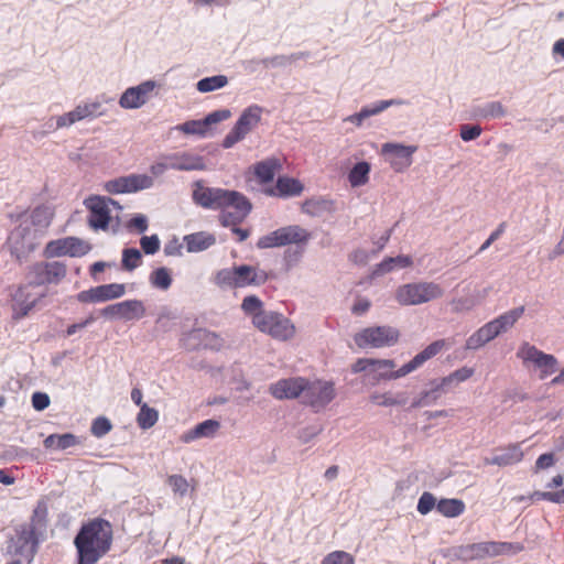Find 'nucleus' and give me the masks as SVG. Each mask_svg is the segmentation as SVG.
<instances>
[{
    "label": "nucleus",
    "instance_id": "nucleus-34",
    "mask_svg": "<svg viewBox=\"0 0 564 564\" xmlns=\"http://www.w3.org/2000/svg\"><path fill=\"white\" fill-rule=\"evenodd\" d=\"M370 164L366 161L358 162L348 173V181L351 187H360L368 183Z\"/></svg>",
    "mask_w": 564,
    "mask_h": 564
},
{
    "label": "nucleus",
    "instance_id": "nucleus-32",
    "mask_svg": "<svg viewBox=\"0 0 564 564\" xmlns=\"http://www.w3.org/2000/svg\"><path fill=\"white\" fill-rule=\"evenodd\" d=\"M79 443L77 436L72 433L65 434H51L48 435L43 444L45 448H53L64 451L69 447H73Z\"/></svg>",
    "mask_w": 564,
    "mask_h": 564
},
{
    "label": "nucleus",
    "instance_id": "nucleus-30",
    "mask_svg": "<svg viewBox=\"0 0 564 564\" xmlns=\"http://www.w3.org/2000/svg\"><path fill=\"white\" fill-rule=\"evenodd\" d=\"M281 167L282 165L278 159L270 158L254 165V174L260 183L265 184L273 181Z\"/></svg>",
    "mask_w": 564,
    "mask_h": 564
},
{
    "label": "nucleus",
    "instance_id": "nucleus-56",
    "mask_svg": "<svg viewBox=\"0 0 564 564\" xmlns=\"http://www.w3.org/2000/svg\"><path fill=\"white\" fill-rule=\"evenodd\" d=\"M436 499L431 492H423L417 502V511L421 514H427L434 507H436Z\"/></svg>",
    "mask_w": 564,
    "mask_h": 564
},
{
    "label": "nucleus",
    "instance_id": "nucleus-40",
    "mask_svg": "<svg viewBox=\"0 0 564 564\" xmlns=\"http://www.w3.org/2000/svg\"><path fill=\"white\" fill-rule=\"evenodd\" d=\"M228 84V78L225 75H215L202 78L197 82L196 88L199 93H210L225 87Z\"/></svg>",
    "mask_w": 564,
    "mask_h": 564
},
{
    "label": "nucleus",
    "instance_id": "nucleus-36",
    "mask_svg": "<svg viewBox=\"0 0 564 564\" xmlns=\"http://www.w3.org/2000/svg\"><path fill=\"white\" fill-rule=\"evenodd\" d=\"M187 337L198 339L203 341L206 347L215 350L220 349L225 344L224 339H221L217 334L205 329H195L187 334Z\"/></svg>",
    "mask_w": 564,
    "mask_h": 564
},
{
    "label": "nucleus",
    "instance_id": "nucleus-58",
    "mask_svg": "<svg viewBox=\"0 0 564 564\" xmlns=\"http://www.w3.org/2000/svg\"><path fill=\"white\" fill-rule=\"evenodd\" d=\"M482 132V129L478 124H463L460 126V138L468 142L477 139Z\"/></svg>",
    "mask_w": 564,
    "mask_h": 564
},
{
    "label": "nucleus",
    "instance_id": "nucleus-47",
    "mask_svg": "<svg viewBox=\"0 0 564 564\" xmlns=\"http://www.w3.org/2000/svg\"><path fill=\"white\" fill-rule=\"evenodd\" d=\"M169 486L171 487L174 495H177L180 497H184L189 489V482L187 479L182 475H170L166 479Z\"/></svg>",
    "mask_w": 564,
    "mask_h": 564
},
{
    "label": "nucleus",
    "instance_id": "nucleus-25",
    "mask_svg": "<svg viewBox=\"0 0 564 564\" xmlns=\"http://www.w3.org/2000/svg\"><path fill=\"white\" fill-rule=\"evenodd\" d=\"M17 534L14 553L23 554L28 551V555L33 556L35 552L34 528L30 524H20L14 528Z\"/></svg>",
    "mask_w": 564,
    "mask_h": 564
},
{
    "label": "nucleus",
    "instance_id": "nucleus-44",
    "mask_svg": "<svg viewBox=\"0 0 564 564\" xmlns=\"http://www.w3.org/2000/svg\"><path fill=\"white\" fill-rule=\"evenodd\" d=\"M404 101L401 99H389V100H379L375 104H371L369 106H365L361 108V111L366 119L372 116H377L388 109L391 106H400L403 105Z\"/></svg>",
    "mask_w": 564,
    "mask_h": 564
},
{
    "label": "nucleus",
    "instance_id": "nucleus-4",
    "mask_svg": "<svg viewBox=\"0 0 564 564\" xmlns=\"http://www.w3.org/2000/svg\"><path fill=\"white\" fill-rule=\"evenodd\" d=\"M115 98L107 94H101L97 96L94 100L80 102L73 110L57 116L52 117L46 126L51 130H56L61 128H68L74 123L85 120V119H95L98 117H104L107 115V109L105 105L113 104Z\"/></svg>",
    "mask_w": 564,
    "mask_h": 564
},
{
    "label": "nucleus",
    "instance_id": "nucleus-1",
    "mask_svg": "<svg viewBox=\"0 0 564 564\" xmlns=\"http://www.w3.org/2000/svg\"><path fill=\"white\" fill-rule=\"evenodd\" d=\"M193 199L197 205L209 209H221L220 221L225 227L236 226L250 213L251 204L240 193L218 187H207L195 183Z\"/></svg>",
    "mask_w": 564,
    "mask_h": 564
},
{
    "label": "nucleus",
    "instance_id": "nucleus-35",
    "mask_svg": "<svg viewBox=\"0 0 564 564\" xmlns=\"http://www.w3.org/2000/svg\"><path fill=\"white\" fill-rule=\"evenodd\" d=\"M97 299L99 302L116 300L126 294V285L121 283H110L96 286Z\"/></svg>",
    "mask_w": 564,
    "mask_h": 564
},
{
    "label": "nucleus",
    "instance_id": "nucleus-57",
    "mask_svg": "<svg viewBox=\"0 0 564 564\" xmlns=\"http://www.w3.org/2000/svg\"><path fill=\"white\" fill-rule=\"evenodd\" d=\"M231 117V111L229 109H219L216 111L210 112L204 118V123L206 124L207 129L215 123L225 121Z\"/></svg>",
    "mask_w": 564,
    "mask_h": 564
},
{
    "label": "nucleus",
    "instance_id": "nucleus-41",
    "mask_svg": "<svg viewBox=\"0 0 564 564\" xmlns=\"http://www.w3.org/2000/svg\"><path fill=\"white\" fill-rule=\"evenodd\" d=\"M149 281L153 288L166 291L172 284V275L167 268L161 267L150 274Z\"/></svg>",
    "mask_w": 564,
    "mask_h": 564
},
{
    "label": "nucleus",
    "instance_id": "nucleus-21",
    "mask_svg": "<svg viewBox=\"0 0 564 564\" xmlns=\"http://www.w3.org/2000/svg\"><path fill=\"white\" fill-rule=\"evenodd\" d=\"M236 289L249 285L259 286L267 282L268 273L252 265L241 264L235 267Z\"/></svg>",
    "mask_w": 564,
    "mask_h": 564
},
{
    "label": "nucleus",
    "instance_id": "nucleus-2",
    "mask_svg": "<svg viewBox=\"0 0 564 564\" xmlns=\"http://www.w3.org/2000/svg\"><path fill=\"white\" fill-rule=\"evenodd\" d=\"M112 530L108 521L96 519L82 527L74 544L78 553V564H95L110 549Z\"/></svg>",
    "mask_w": 564,
    "mask_h": 564
},
{
    "label": "nucleus",
    "instance_id": "nucleus-51",
    "mask_svg": "<svg viewBox=\"0 0 564 564\" xmlns=\"http://www.w3.org/2000/svg\"><path fill=\"white\" fill-rule=\"evenodd\" d=\"M321 564H355V560L345 551H334L327 554Z\"/></svg>",
    "mask_w": 564,
    "mask_h": 564
},
{
    "label": "nucleus",
    "instance_id": "nucleus-50",
    "mask_svg": "<svg viewBox=\"0 0 564 564\" xmlns=\"http://www.w3.org/2000/svg\"><path fill=\"white\" fill-rule=\"evenodd\" d=\"M257 247L259 249H270V248L283 247L282 241H281L280 230L276 229L265 236L260 237L257 242Z\"/></svg>",
    "mask_w": 564,
    "mask_h": 564
},
{
    "label": "nucleus",
    "instance_id": "nucleus-23",
    "mask_svg": "<svg viewBox=\"0 0 564 564\" xmlns=\"http://www.w3.org/2000/svg\"><path fill=\"white\" fill-rule=\"evenodd\" d=\"M523 452L519 445H510L506 448L497 449L492 457L485 458L486 465H497L499 467H507L521 462Z\"/></svg>",
    "mask_w": 564,
    "mask_h": 564
},
{
    "label": "nucleus",
    "instance_id": "nucleus-54",
    "mask_svg": "<svg viewBox=\"0 0 564 564\" xmlns=\"http://www.w3.org/2000/svg\"><path fill=\"white\" fill-rule=\"evenodd\" d=\"M451 304H452L453 311L455 313H463V312L471 311L476 305H478V301H476L474 296L459 297V299H454L451 302Z\"/></svg>",
    "mask_w": 564,
    "mask_h": 564
},
{
    "label": "nucleus",
    "instance_id": "nucleus-38",
    "mask_svg": "<svg viewBox=\"0 0 564 564\" xmlns=\"http://www.w3.org/2000/svg\"><path fill=\"white\" fill-rule=\"evenodd\" d=\"M476 116L481 119H498L506 115V109L499 101H491L476 108Z\"/></svg>",
    "mask_w": 564,
    "mask_h": 564
},
{
    "label": "nucleus",
    "instance_id": "nucleus-13",
    "mask_svg": "<svg viewBox=\"0 0 564 564\" xmlns=\"http://www.w3.org/2000/svg\"><path fill=\"white\" fill-rule=\"evenodd\" d=\"M156 87L158 83L152 79L129 87L120 96L119 106L126 110L140 109L152 98Z\"/></svg>",
    "mask_w": 564,
    "mask_h": 564
},
{
    "label": "nucleus",
    "instance_id": "nucleus-52",
    "mask_svg": "<svg viewBox=\"0 0 564 564\" xmlns=\"http://www.w3.org/2000/svg\"><path fill=\"white\" fill-rule=\"evenodd\" d=\"M111 429V422L105 416H99L93 421L90 431L94 436L102 437L108 434Z\"/></svg>",
    "mask_w": 564,
    "mask_h": 564
},
{
    "label": "nucleus",
    "instance_id": "nucleus-28",
    "mask_svg": "<svg viewBox=\"0 0 564 564\" xmlns=\"http://www.w3.org/2000/svg\"><path fill=\"white\" fill-rule=\"evenodd\" d=\"M188 252H202L216 243V237L206 231H199L184 237Z\"/></svg>",
    "mask_w": 564,
    "mask_h": 564
},
{
    "label": "nucleus",
    "instance_id": "nucleus-12",
    "mask_svg": "<svg viewBox=\"0 0 564 564\" xmlns=\"http://www.w3.org/2000/svg\"><path fill=\"white\" fill-rule=\"evenodd\" d=\"M517 356L522 359L524 364L531 362L538 368L540 370V379H545L557 369L558 362L553 355L545 354L528 343L521 345Z\"/></svg>",
    "mask_w": 564,
    "mask_h": 564
},
{
    "label": "nucleus",
    "instance_id": "nucleus-59",
    "mask_svg": "<svg viewBox=\"0 0 564 564\" xmlns=\"http://www.w3.org/2000/svg\"><path fill=\"white\" fill-rule=\"evenodd\" d=\"M127 228L129 230L135 229L140 234L147 231V229H148L147 216L143 214H138L127 224Z\"/></svg>",
    "mask_w": 564,
    "mask_h": 564
},
{
    "label": "nucleus",
    "instance_id": "nucleus-7",
    "mask_svg": "<svg viewBox=\"0 0 564 564\" xmlns=\"http://www.w3.org/2000/svg\"><path fill=\"white\" fill-rule=\"evenodd\" d=\"M252 323L260 332L279 340H288L295 333V327L290 319L274 312H258Z\"/></svg>",
    "mask_w": 564,
    "mask_h": 564
},
{
    "label": "nucleus",
    "instance_id": "nucleus-17",
    "mask_svg": "<svg viewBox=\"0 0 564 564\" xmlns=\"http://www.w3.org/2000/svg\"><path fill=\"white\" fill-rule=\"evenodd\" d=\"M416 150L415 145L387 142L382 144L381 153L388 155V161L395 172H403L412 164V155Z\"/></svg>",
    "mask_w": 564,
    "mask_h": 564
},
{
    "label": "nucleus",
    "instance_id": "nucleus-64",
    "mask_svg": "<svg viewBox=\"0 0 564 564\" xmlns=\"http://www.w3.org/2000/svg\"><path fill=\"white\" fill-rule=\"evenodd\" d=\"M322 429L318 426H310L300 431L299 438L303 443H307L321 433Z\"/></svg>",
    "mask_w": 564,
    "mask_h": 564
},
{
    "label": "nucleus",
    "instance_id": "nucleus-48",
    "mask_svg": "<svg viewBox=\"0 0 564 564\" xmlns=\"http://www.w3.org/2000/svg\"><path fill=\"white\" fill-rule=\"evenodd\" d=\"M303 53L292 54L290 56L286 55H276L272 57H267L261 61L264 67H284L292 62L297 61L299 58L303 57Z\"/></svg>",
    "mask_w": 564,
    "mask_h": 564
},
{
    "label": "nucleus",
    "instance_id": "nucleus-45",
    "mask_svg": "<svg viewBox=\"0 0 564 564\" xmlns=\"http://www.w3.org/2000/svg\"><path fill=\"white\" fill-rule=\"evenodd\" d=\"M430 390L422 391L420 395L412 402L411 408H424L434 404L442 395L441 391L433 382Z\"/></svg>",
    "mask_w": 564,
    "mask_h": 564
},
{
    "label": "nucleus",
    "instance_id": "nucleus-14",
    "mask_svg": "<svg viewBox=\"0 0 564 564\" xmlns=\"http://www.w3.org/2000/svg\"><path fill=\"white\" fill-rule=\"evenodd\" d=\"M153 177L147 174H129L110 180L105 184V189L110 194L134 193L151 188Z\"/></svg>",
    "mask_w": 564,
    "mask_h": 564
},
{
    "label": "nucleus",
    "instance_id": "nucleus-20",
    "mask_svg": "<svg viewBox=\"0 0 564 564\" xmlns=\"http://www.w3.org/2000/svg\"><path fill=\"white\" fill-rule=\"evenodd\" d=\"M446 343L444 339L436 340L430 344L424 350L419 352L412 360L403 365L400 369L393 372L391 378H401L421 367L425 361L436 356L443 350Z\"/></svg>",
    "mask_w": 564,
    "mask_h": 564
},
{
    "label": "nucleus",
    "instance_id": "nucleus-9",
    "mask_svg": "<svg viewBox=\"0 0 564 564\" xmlns=\"http://www.w3.org/2000/svg\"><path fill=\"white\" fill-rule=\"evenodd\" d=\"M85 206L89 210L88 224L94 229H107L111 220V207L121 209L118 202L105 196H91L85 199Z\"/></svg>",
    "mask_w": 564,
    "mask_h": 564
},
{
    "label": "nucleus",
    "instance_id": "nucleus-42",
    "mask_svg": "<svg viewBox=\"0 0 564 564\" xmlns=\"http://www.w3.org/2000/svg\"><path fill=\"white\" fill-rule=\"evenodd\" d=\"M213 282L220 289H236L235 267L217 271Z\"/></svg>",
    "mask_w": 564,
    "mask_h": 564
},
{
    "label": "nucleus",
    "instance_id": "nucleus-55",
    "mask_svg": "<svg viewBox=\"0 0 564 564\" xmlns=\"http://www.w3.org/2000/svg\"><path fill=\"white\" fill-rule=\"evenodd\" d=\"M140 245L145 254H154L160 249V239L158 235L143 236L140 239Z\"/></svg>",
    "mask_w": 564,
    "mask_h": 564
},
{
    "label": "nucleus",
    "instance_id": "nucleus-18",
    "mask_svg": "<svg viewBox=\"0 0 564 564\" xmlns=\"http://www.w3.org/2000/svg\"><path fill=\"white\" fill-rule=\"evenodd\" d=\"M336 395L334 384L329 381L306 382L304 399L314 408H323L334 400Z\"/></svg>",
    "mask_w": 564,
    "mask_h": 564
},
{
    "label": "nucleus",
    "instance_id": "nucleus-22",
    "mask_svg": "<svg viewBox=\"0 0 564 564\" xmlns=\"http://www.w3.org/2000/svg\"><path fill=\"white\" fill-rule=\"evenodd\" d=\"M171 170L199 171L205 169L203 158L187 152L167 154Z\"/></svg>",
    "mask_w": 564,
    "mask_h": 564
},
{
    "label": "nucleus",
    "instance_id": "nucleus-11",
    "mask_svg": "<svg viewBox=\"0 0 564 564\" xmlns=\"http://www.w3.org/2000/svg\"><path fill=\"white\" fill-rule=\"evenodd\" d=\"M520 545L506 542H481L459 549V557L464 560H476L492 557L500 554H511L520 551Z\"/></svg>",
    "mask_w": 564,
    "mask_h": 564
},
{
    "label": "nucleus",
    "instance_id": "nucleus-49",
    "mask_svg": "<svg viewBox=\"0 0 564 564\" xmlns=\"http://www.w3.org/2000/svg\"><path fill=\"white\" fill-rule=\"evenodd\" d=\"M177 130L186 133V134H197L200 137L206 135L208 129L203 120H191L186 121L176 127Z\"/></svg>",
    "mask_w": 564,
    "mask_h": 564
},
{
    "label": "nucleus",
    "instance_id": "nucleus-63",
    "mask_svg": "<svg viewBox=\"0 0 564 564\" xmlns=\"http://www.w3.org/2000/svg\"><path fill=\"white\" fill-rule=\"evenodd\" d=\"M555 463L554 455L552 453L542 454L535 462V471L545 469L553 466Z\"/></svg>",
    "mask_w": 564,
    "mask_h": 564
},
{
    "label": "nucleus",
    "instance_id": "nucleus-60",
    "mask_svg": "<svg viewBox=\"0 0 564 564\" xmlns=\"http://www.w3.org/2000/svg\"><path fill=\"white\" fill-rule=\"evenodd\" d=\"M32 405L36 411H43L50 405V397L44 392H34Z\"/></svg>",
    "mask_w": 564,
    "mask_h": 564
},
{
    "label": "nucleus",
    "instance_id": "nucleus-15",
    "mask_svg": "<svg viewBox=\"0 0 564 564\" xmlns=\"http://www.w3.org/2000/svg\"><path fill=\"white\" fill-rule=\"evenodd\" d=\"M145 306L140 300H126L104 307L100 314L110 319L133 321L145 316Z\"/></svg>",
    "mask_w": 564,
    "mask_h": 564
},
{
    "label": "nucleus",
    "instance_id": "nucleus-24",
    "mask_svg": "<svg viewBox=\"0 0 564 564\" xmlns=\"http://www.w3.org/2000/svg\"><path fill=\"white\" fill-rule=\"evenodd\" d=\"M13 317L22 318L35 306L37 299L32 297L28 285L20 286L12 296Z\"/></svg>",
    "mask_w": 564,
    "mask_h": 564
},
{
    "label": "nucleus",
    "instance_id": "nucleus-39",
    "mask_svg": "<svg viewBox=\"0 0 564 564\" xmlns=\"http://www.w3.org/2000/svg\"><path fill=\"white\" fill-rule=\"evenodd\" d=\"M395 367L393 360L390 359H372L371 358V373L376 380L392 379L390 376L394 372L391 371Z\"/></svg>",
    "mask_w": 564,
    "mask_h": 564
},
{
    "label": "nucleus",
    "instance_id": "nucleus-27",
    "mask_svg": "<svg viewBox=\"0 0 564 564\" xmlns=\"http://www.w3.org/2000/svg\"><path fill=\"white\" fill-rule=\"evenodd\" d=\"M303 185L295 178L282 176L276 181L275 186L265 189V194L270 196H297L302 193Z\"/></svg>",
    "mask_w": 564,
    "mask_h": 564
},
{
    "label": "nucleus",
    "instance_id": "nucleus-19",
    "mask_svg": "<svg viewBox=\"0 0 564 564\" xmlns=\"http://www.w3.org/2000/svg\"><path fill=\"white\" fill-rule=\"evenodd\" d=\"M306 389V380L303 378L281 379L272 383L269 388L270 393L279 400L295 399Z\"/></svg>",
    "mask_w": 564,
    "mask_h": 564
},
{
    "label": "nucleus",
    "instance_id": "nucleus-6",
    "mask_svg": "<svg viewBox=\"0 0 564 564\" xmlns=\"http://www.w3.org/2000/svg\"><path fill=\"white\" fill-rule=\"evenodd\" d=\"M43 237L41 232L35 231L32 221L23 214L19 217V225L11 232L9 242L11 253L19 262H22L31 252H33L39 240Z\"/></svg>",
    "mask_w": 564,
    "mask_h": 564
},
{
    "label": "nucleus",
    "instance_id": "nucleus-46",
    "mask_svg": "<svg viewBox=\"0 0 564 564\" xmlns=\"http://www.w3.org/2000/svg\"><path fill=\"white\" fill-rule=\"evenodd\" d=\"M142 254L135 248H127L122 251V268L132 271L141 264Z\"/></svg>",
    "mask_w": 564,
    "mask_h": 564
},
{
    "label": "nucleus",
    "instance_id": "nucleus-16",
    "mask_svg": "<svg viewBox=\"0 0 564 564\" xmlns=\"http://www.w3.org/2000/svg\"><path fill=\"white\" fill-rule=\"evenodd\" d=\"M89 251V246L84 240L76 237H66L63 239L50 241L44 250L46 258L70 256L80 257Z\"/></svg>",
    "mask_w": 564,
    "mask_h": 564
},
{
    "label": "nucleus",
    "instance_id": "nucleus-3",
    "mask_svg": "<svg viewBox=\"0 0 564 564\" xmlns=\"http://www.w3.org/2000/svg\"><path fill=\"white\" fill-rule=\"evenodd\" d=\"M524 306L514 307L489 321L466 340V349L477 350L499 335L510 330L524 314Z\"/></svg>",
    "mask_w": 564,
    "mask_h": 564
},
{
    "label": "nucleus",
    "instance_id": "nucleus-10",
    "mask_svg": "<svg viewBox=\"0 0 564 564\" xmlns=\"http://www.w3.org/2000/svg\"><path fill=\"white\" fill-rule=\"evenodd\" d=\"M399 332L390 326H378L365 328L355 336L358 347L381 348L392 346L398 341Z\"/></svg>",
    "mask_w": 564,
    "mask_h": 564
},
{
    "label": "nucleus",
    "instance_id": "nucleus-8",
    "mask_svg": "<svg viewBox=\"0 0 564 564\" xmlns=\"http://www.w3.org/2000/svg\"><path fill=\"white\" fill-rule=\"evenodd\" d=\"M263 109L258 105H251L246 108L230 132L225 137L223 147L232 148L236 143L243 140L247 134L253 131L261 121Z\"/></svg>",
    "mask_w": 564,
    "mask_h": 564
},
{
    "label": "nucleus",
    "instance_id": "nucleus-5",
    "mask_svg": "<svg viewBox=\"0 0 564 564\" xmlns=\"http://www.w3.org/2000/svg\"><path fill=\"white\" fill-rule=\"evenodd\" d=\"M445 294V290L433 281H416L400 285L395 290L394 299L402 306H417L437 301Z\"/></svg>",
    "mask_w": 564,
    "mask_h": 564
},
{
    "label": "nucleus",
    "instance_id": "nucleus-53",
    "mask_svg": "<svg viewBox=\"0 0 564 564\" xmlns=\"http://www.w3.org/2000/svg\"><path fill=\"white\" fill-rule=\"evenodd\" d=\"M262 305L263 304L258 296L249 295L243 299L241 307L245 311V313L251 314L253 317L258 312H264L262 310Z\"/></svg>",
    "mask_w": 564,
    "mask_h": 564
},
{
    "label": "nucleus",
    "instance_id": "nucleus-37",
    "mask_svg": "<svg viewBox=\"0 0 564 564\" xmlns=\"http://www.w3.org/2000/svg\"><path fill=\"white\" fill-rule=\"evenodd\" d=\"M436 509L447 518H455L464 512L465 505L459 499H441L436 505Z\"/></svg>",
    "mask_w": 564,
    "mask_h": 564
},
{
    "label": "nucleus",
    "instance_id": "nucleus-62",
    "mask_svg": "<svg viewBox=\"0 0 564 564\" xmlns=\"http://www.w3.org/2000/svg\"><path fill=\"white\" fill-rule=\"evenodd\" d=\"M167 170H171L167 155L162 156L159 162L152 164L150 167L152 175L155 177L163 175Z\"/></svg>",
    "mask_w": 564,
    "mask_h": 564
},
{
    "label": "nucleus",
    "instance_id": "nucleus-43",
    "mask_svg": "<svg viewBox=\"0 0 564 564\" xmlns=\"http://www.w3.org/2000/svg\"><path fill=\"white\" fill-rule=\"evenodd\" d=\"M158 411L153 408H150L147 403H143L137 416V422L141 429L148 430L158 422Z\"/></svg>",
    "mask_w": 564,
    "mask_h": 564
},
{
    "label": "nucleus",
    "instance_id": "nucleus-31",
    "mask_svg": "<svg viewBox=\"0 0 564 564\" xmlns=\"http://www.w3.org/2000/svg\"><path fill=\"white\" fill-rule=\"evenodd\" d=\"M281 235L282 246L291 245V243H304L310 239V232L297 226H286L279 228Z\"/></svg>",
    "mask_w": 564,
    "mask_h": 564
},
{
    "label": "nucleus",
    "instance_id": "nucleus-61",
    "mask_svg": "<svg viewBox=\"0 0 564 564\" xmlns=\"http://www.w3.org/2000/svg\"><path fill=\"white\" fill-rule=\"evenodd\" d=\"M370 400L381 406H393V393H373L370 397Z\"/></svg>",
    "mask_w": 564,
    "mask_h": 564
},
{
    "label": "nucleus",
    "instance_id": "nucleus-33",
    "mask_svg": "<svg viewBox=\"0 0 564 564\" xmlns=\"http://www.w3.org/2000/svg\"><path fill=\"white\" fill-rule=\"evenodd\" d=\"M40 269L45 270V276L36 279V284L57 283L66 274V267L58 261L46 262V265L40 267Z\"/></svg>",
    "mask_w": 564,
    "mask_h": 564
},
{
    "label": "nucleus",
    "instance_id": "nucleus-29",
    "mask_svg": "<svg viewBox=\"0 0 564 564\" xmlns=\"http://www.w3.org/2000/svg\"><path fill=\"white\" fill-rule=\"evenodd\" d=\"M24 215L32 221L35 231L44 236L53 218L52 209L48 206H37L30 214Z\"/></svg>",
    "mask_w": 564,
    "mask_h": 564
},
{
    "label": "nucleus",
    "instance_id": "nucleus-26",
    "mask_svg": "<svg viewBox=\"0 0 564 564\" xmlns=\"http://www.w3.org/2000/svg\"><path fill=\"white\" fill-rule=\"evenodd\" d=\"M220 429V423L216 420L209 419L199 424H197L192 430L183 433L181 436V441L183 443H192L199 438H212Z\"/></svg>",
    "mask_w": 564,
    "mask_h": 564
}]
</instances>
